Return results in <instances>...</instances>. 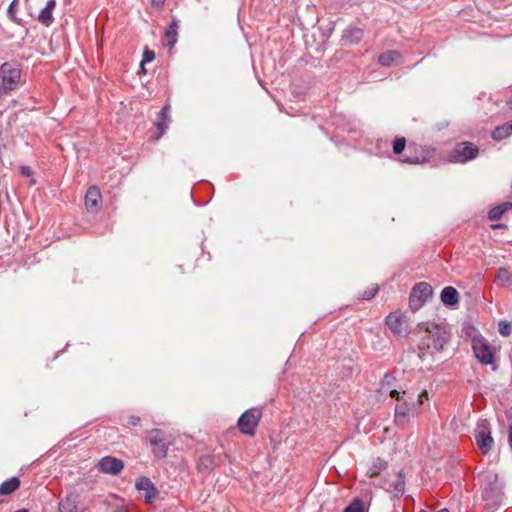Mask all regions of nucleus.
Wrapping results in <instances>:
<instances>
[{"label":"nucleus","instance_id":"c9c22d12","mask_svg":"<svg viewBox=\"0 0 512 512\" xmlns=\"http://www.w3.org/2000/svg\"><path fill=\"white\" fill-rule=\"evenodd\" d=\"M55 6L56 0H48L45 7L53 11L55 9Z\"/></svg>","mask_w":512,"mask_h":512},{"label":"nucleus","instance_id":"423d86ee","mask_svg":"<svg viewBox=\"0 0 512 512\" xmlns=\"http://www.w3.org/2000/svg\"><path fill=\"white\" fill-rule=\"evenodd\" d=\"M433 290L426 282L417 283L409 296V307L413 312L418 311L432 297Z\"/></svg>","mask_w":512,"mask_h":512},{"label":"nucleus","instance_id":"4be33fe9","mask_svg":"<svg viewBox=\"0 0 512 512\" xmlns=\"http://www.w3.org/2000/svg\"><path fill=\"white\" fill-rule=\"evenodd\" d=\"M37 20L43 24L44 26L46 27H49L52 23H53V11H51L50 9L44 7L38 17H37Z\"/></svg>","mask_w":512,"mask_h":512},{"label":"nucleus","instance_id":"2f4dec72","mask_svg":"<svg viewBox=\"0 0 512 512\" xmlns=\"http://www.w3.org/2000/svg\"><path fill=\"white\" fill-rule=\"evenodd\" d=\"M159 496V491L157 490L156 487H154V491L152 490H149V491H146V494H145V501L147 503H153Z\"/></svg>","mask_w":512,"mask_h":512},{"label":"nucleus","instance_id":"c85d7f7f","mask_svg":"<svg viewBox=\"0 0 512 512\" xmlns=\"http://www.w3.org/2000/svg\"><path fill=\"white\" fill-rule=\"evenodd\" d=\"M155 59V53L152 50L145 49L143 51L142 60H141V70L145 72L144 65L152 62Z\"/></svg>","mask_w":512,"mask_h":512},{"label":"nucleus","instance_id":"2eb2a0df","mask_svg":"<svg viewBox=\"0 0 512 512\" xmlns=\"http://www.w3.org/2000/svg\"><path fill=\"white\" fill-rule=\"evenodd\" d=\"M440 299L444 305L454 306L459 302V293L454 287L447 286L441 291Z\"/></svg>","mask_w":512,"mask_h":512},{"label":"nucleus","instance_id":"cd10ccee","mask_svg":"<svg viewBox=\"0 0 512 512\" xmlns=\"http://www.w3.org/2000/svg\"><path fill=\"white\" fill-rule=\"evenodd\" d=\"M498 331L502 336L508 337L512 333V326L509 322L502 320L498 323Z\"/></svg>","mask_w":512,"mask_h":512},{"label":"nucleus","instance_id":"a19ab883","mask_svg":"<svg viewBox=\"0 0 512 512\" xmlns=\"http://www.w3.org/2000/svg\"><path fill=\"white\" fill-rule=\"evenodd\" d=\"M165 0H152L154 6L160 7L164 4Z\"/></svg>","mask_w":512,"mask_h":512},{"label":"nucleus","instance_id":"7c9ffc66","mask_svg":"<svg viewBox=\"0 0 512 512\" xmlns=\"http://www.w3.org/2000/svg\"><path fill=\"white\" fill-rule=\"evenodd\" d=\"M378 292V285H373L370 288L366 289L362 294L361 298L364 300H371L375 297Z\"/></svg>","mask_w":512,"mask_h":512},{"label":"nucleus","instance_id":"b1692460","mask_svg":"<svg viewBox=\"0 0 512 512\" xmlns=\"http://www.w3.org/2000/svg\"><path fill=\"white\" fill-rule=\"evenodd\" d=\"M135 487L138 489V490H143V491H149V490H152L154 491V487L155 485L153 484V482L150 480V478L148 477H145V476H142L140 477L139 479H137L136 483H135Z\"/></svg>","mask_w":512,"mask_h":512},{"label":"nucleus","instance_id":"79ce46f5","mask_svg":"<svg viewBox=\"0 0 512 512\" xmlns=\"http://www.w3.org/2000/svg\"><path fill=\"white\" fill-rule=\"evenodd\" d=\"M503 225L502 224H493L491 226L492 229H498V228H501Z\"/></svg>","mask_w":512,"mask_h":512},{"label":"nucleus","instance_id":"6ab92c4d","mask_svg":"<svg viewBox=\"0 0 512 512\" xmlns=\"http://www.w3.org/2000/svg\"><path fill=\"white\" fill-rule=\"evenodd\" d=\"M512 134V128H511V125L510 123H505L503 125H500V126H497L493 131H492V138L496 141H500V140H503L505 138H507L508 136H510Z\"/></svg>","mask_w":512,"mask_h":512},{"label":"nucleus","instance_id":"f8f14e48","mask_svg":"<svg viewBox=\"0 0 512 512\" xmlns=\"http://www.w3.org/2000/svg\"><path fill=\"white\" fill-rule=\"evenodd\" d=\"M102 196L100 190L96 186L90 187L85 195V207L88 212H94L97 210L101 203Z\"/></svg>","mask_w":512,"mask_h":512},{"label":"nucleus","instance_id":"f03ea898","mask_svg":"<svg viewBox=\"0 0 512 512\" xmlns=\"http://www.w3.org/2000/svg\"><path fill=\"white\" fill-rule=\"evenodd\" d=\"M389 395L397 401L394 410V418L396 425L399 427H404L410 417L418 413L419 407L423 403V398H427L428 396L427 391H423L418 395L417 401H407L404 398V395H406L405 391H403V395H401L398 390H390Z\"/></svg>","mask_w":512,"mask_h":512},{"label":"nucleus","instance_id":"4c0bfd02","mask_svg":"<svg viewBox=\"0 0 512 512\" xmlns=\"http://www.w3.org/2000/svg\"><path fill=\"white\" fill-rule=\"evenodd\" d=\"M385 463L381 459H377V461L374 463V467L378 469H382L384 467Z\"/></svg>","mask_w":512,"mask_h":512},{"label":"nucleus","instance_id":"1a4fd4ad","mask_svg":"<svg viewBox=\"0 0 512 512\" xmlns=\"http://www.w3.org/2000/svg\"><path fill=\"white\" fill-rule=\"evenodd\" d=\"M472 349L477 360L483 365L494 364V349L484 338H474Z\"/></svg>","mask_w":512,"mask_h":512},{"label":"nucleus","instance_id":"37998d69","mask_svg":"<svg viewBox=\"0 0 512 512\" xmlns=\"http://www.w3.org/2000/svg\"><path fill=\"white\" fill-rule=\"evenodd\" d=\"M30 184H31V185H35V184H36L35 179H31V180H30Z\"/></svg>","mask_w":512,"mask_h":512},{"label":"nucleus","instance_id":"412c9836","mask_svg":"<svg viewBox=\"0 0 512 512\" xmlns=\"http://www.w3.org/2000/svg\"><path fill=\"white\" fill-rule=\"evenodd\" d=\"M496 279L500 285H512V272L505 267L498 270Z\"/></svg>","mask_w":512,"mask_h":512},{"label":"nucleus","instance_id":"58836bf2","mask_svg":"<svg viewBox=\"0 0 512 512\" xmlns=\"http://www.w3.org/2000/svg\"><path fill=\"white\" fill-rule=\"evenodd\" d=\"M111 512H130V511L124 506H118L115 509H113Z\"/></svg>","mask_w":512,"mask_h":512},{"label":"nucleus","instance_id":"9b49d317","mask_svg":"<svg viewBox=\"0 0 512 512\" xmlns=\"http://www.w3.org/2000/svg\"><path fill=\"white\" fill-rule=\"evenodd\" d=\"M386 325L397 336H403L407 333V320L402 315L389 314L386 318Z\"/></svg>","mask_w":512,"mask_h":512},{"label":"nucleus","instance_id":"a18cd8bd","mask_svg":"<svg viewBox=\"0 0 512 512\" xmlns=\"http://www.w3.org/2000/svg\"><path fill=\"white\" fill-rule=\"evenodd\" d=\"M508 105L512 108V99L508 101Z\"/></svg>","mask_w":512,"mask_h":512},{"label":"nucleus","instance_id":"a878e982","mask_svg":"<svg viewBox=\"0 0 512 512\" xmlns=\"http://www.w3.org/2000/svg\"><path fill=\"white\" fill-rule=\"evenodd\" d=\"M393 381H394L393 375L390 373H386L380 383L381 391L389 393V391L391 390L390 387L393 384Z\"/></svg>","mask_w":512,"mask_h":512},{"label":"nucleus","instance_id":"9d476101","mask_svg":"<svg viewBox=\"0 0 512 512\" xmlns=\"http://www.w3.org/2000/svg\"><path fill=\"white\" fill-rule=\"evenodd\" d=\"M98 468L103 473L117 475L123 470L124 464L118 458L105 456L99 461Z\"/></svg>","mask_w":512,"mask_h":512},{"label":"nucleus","instance_id":"dca6fc26","mask_svg":"<svg viewBox=\"0 0 512 512\" xmlns=\"http://www.w3.org/2000/svg\"><path fill=\"white\" fill-rule=\"evenodd\" d=\"M364 36V31L361 28L351 27L345 30L343 34V41L349 44L359 43Z\"/></svg>","mask_w":512,"mask_h":512},{"label":"nucleus","instance_id":"473e14b6","mask_svg":"<svg viewBox=\"0 0 512 512\" xmlns=\"http://www.w3.org/2000/svg\"><path fill=\"white\" fill-rule=\"evenodd\" d=\"M20 174L23 176V177H32L33 176V170L30 166H21L20 168Z\"/></svg>","mask_w":512,"mask_h":512},{"label":"nucleus","instance_id":"6e6552de","mask_svg":"<svg viewBox=\"0 0 512 512\" xmlns=\"http://www.w3.org/2000/svg\"><path fill=\"white\" fill-rule=\"evenodd\" d=\"M479 154L478 147L468 141L457 144L451 154V159L456 163H467L474 160Z\"/></svg>","mask_w":512,"mask_h":512},{"label":"nucleus","instance_id":"c756f323","mask_svg":"<svg viewBox=\"0 0 512 512\" xmlns=\"http://www.w3.org/2000/svg\"><path fill=\"white\" fill-rule=\"evenodd\" d=\"M405 146H406V140L405 138L401 137V138H396L394 141H393V152L394 154H401L403 152V150L405 149Z\"/></svg>","mask_w":512,"mask_h":512},{"label":"nucleus","instance_id":"aec40b11","mask_svg":"<svg viewBox=\"0 0 512 512\" xmlns=\"http://www.w3.org/2000/svg\"><path fill=\"white\" fill-rule=\"evenodd\" d=\"M59 511L60 512H85L83 509H80L74 498L66 497L59 503Z\"/></svg>","mask_w":512,"mask_h":512},{"label":"nucleus","instance_id":"ddd939ff","mask_svg":"<svg viewBox=\"0 0 512 512\" xmlns=\"http://www.w3.org/2000/svg\"><path fill=\"white\" fill-rule=\"evenodd\" d=\"M170 122H171V119H170V105L166 104V105H164L162 107V109L158 113V117H157V120L155 122V126L157 127V129L160 132L159 136L157 137V139L164 134L166 129H168Z\"/></svg>","mask_w":512,"mask_h":512},{"label":"nucleus","instance_id":"4468645a","mask_svg":"<svg viewBox=\"0 0 512 512\" xmlns=\"http://www.w3.org/2000/svg\"><path fill=\"white\" fill-rule=\"evenodd\" d=\"M401 54L395 50H388L378 56V63L384 67H391L400 64Z\"/></svg>","mask_w":512,"mask_h":512},{"label":"nucleus","instance_id":"f704fd0d","mask_svg":"<svg viewBox=\"0 0 512 512\" xmlns=\"http://www.w3.org/2000/svg\"><path fill=\"white\" fill-rule=\"evenodd\" d=\"M140 423V417L138 416H130L128 419V424L131 426H137Z\"/></svg>","mask_w":512,"mask_h":512},{"label":"nucleus","instance_id":"f257e3e1","mask_svg":"<svg viewBox=\"0 0 512 512\" xmlns=\"http://www.w3.org/2000/svg\"><path fill=\"white\" fill-rule=\"evenodd\" d=\"M419 333L421 337L417 348L422 360L441 352L450 339V333L435 323L420 324Z\"/></svg>","mask_w":512,"mask_h":512},{"label":"nucleus","instance_id":"7ed1b4c3","mask_svg":"<svg viewBox=\"0 0 512 512\" xmlns=\"http://www.w3.org/2000/svg\"><path fill=\"white\" fill-rule=\"evenodd\" d=\"M21 68L17 62H5L0 66V97L17 89Z\"/></svg>","mask_w":512,"mask_h":512},{"label":"nucleus","instance_id":"5701e85b","mask_svg":"<svg viewBox=\"0 0 512 512\" xmlns=\"http://www.w3.org/2000/svg\"><path fill=\"white\" fill-rule=\"evenodd\" d=\"M364 501L359 497L354 498L350 504L343 510V512H364Z\"/></svg>","mask_w":512,"mask_h":512},{"label":"nucleus","instance_id":"39448f33","mask_svg":"<svg viewBox=\"0 0 512 512\" xmlns=\"http://www.w3.org/2000/svg\"><path fill=\"white\" fill-rule=\"evenodd\" d=\"M476 445L484 455L490 453L494 447V439L491 433V426L488 420L480 419L474 430Z\"/></svg>","mask_w":512,"mask_h":512},{"label":"nucleus","instance_id":"c03bdc74","mask_svg":"<svg viewBox=\"0 0 512 512\" xmlns=\"http://www.w3.org/2000/svg\"><path fill=\"white\" fill-rule=\"evenodd\" d=\"M16 512H29L27 509H20V510H17Z\"/></svg>","mask_w":512,"mask_h":512},{"label":"nucleus","instance_id":"393cba45","mask_svg":"<svg viewBox=\"0 0 512 512\" xmlns=\"http://www.w3.org/2000/svg\"><path fill=\"white\" fill-rule=\"evenodd\" d=\"M18 1L19 0H13L10 3V5H9V7L7 9V15L10 18V20H12L13 22H15L17 24H20L21 20L19 18H17V16H16V10H17Z\"/></svg>","mask_w":512,"mask_h":512},{"label":"nucleus","instance_id":"e433bc0d","mask_svg":"<svg viewBox=\"0 0 512 512\" xmlns=\"http://www.w3.org/2000/svg\"><path fill=\"white\" fill-rule=\"evenodd\" d=\"M500 207H502L504 209V213H505L507 210L512 209V203L505 202V203L500 204Z\"/></svg>","mask_w":512,"mask_h":512},{"label":"nucleus","instance_id":"20e7f679","mask_svg":"<svg viewBox=\"0 0 512 512\" xmlns=\"http://www.w3.org/2000/svg\"><path fill=\"white\" fill-rule=\"evenodd\" d=\"M145 441L152 447L155 457L163 459L168 454L170 439L168 434L161 429H151L146 432Z\"/></svg>","mask_w":512,"mask_h":512},{"label":"nucleus","instance_id":"f3484780","mask_svg":"<svg viewBox=\"0 0 512 512\" xmlns=\"http://www.w3.org/2000/svg\"><path fill=\"white\" fill-rule=\"evenodd\" d=\"M178 25L177 21L173 20L170 25L165 29V37L168 40L167 46L168 49L171 50L175 44L177 43V35H178Z\"/></svg>","mask_w":512,"mask_h":512},{"label":"nucleus","instance_id":"72a5a7b5","mask_svg":"<svg viewBox=\"0 0 512 512\" xmlns=\"http://www.w3.org/2000/svg\"><path fill=\"white\" fill-rule=\"evenodd\" d=\"M404 488H405V483L402 479H399L396 484H395V491L398 493V494H402L404 492Z\"/></svg>","mask_w":512,"mask_h":512},{"label":"nucleus","instance_id":"0eeeda50","mask_svg":"<svg viewBox=\"0 0 512 512\" xmlns=\"http://www.w3.org/2000/svg\"><path fill=\"white\" fill-rule=\"evenodd\" d=\"M261 416L262 411L259 408L246 410L238 419L239 430L246 435L253 436Z\"/></svg>","mask_w":512,"mask_h":512},{"label":"nucleus","instance_id":"bb28decb","mask_svg":"<svg viewBox=\"0 0 512 512\" xmlns=\"http://www.w3.org/2000/svg\"><path fill=\"white\" fill-rule=\"evenodd\" d=\"M504 214V209L500 207V205H497L490 209L488 212V219L491 221L499 220Z\"/></svg>","mask_w":512,"mask_h":512},{"label":"nucleus","instance_id":"ea45409f","mask_svg":"<svg viewBox=\"0 0 512 512\" xmlns=\"http://www.w3.org/2000/svg\"><path fill=\"white\" fill-rule=\"evenodd\" d=\"M508 443L512 450V425L509 427V431H508Z\"/></svg>","mask_w":512,"mask_h":512},{"label":"nucleus","instance_id":"a211bd4d","mask_svg":"<svg viewBox=\"0 0 512 512\" xmlns=\"http://www.w3.org/2000/svg\"><path fill=\"white\" fill-rule=\"evenodd\" d=\"M20 486V479L18 477H12L4 481L0 485V495H9L16 491Z\"/></svg>","mask_w":512,"mask_h":512}]
</instances>
